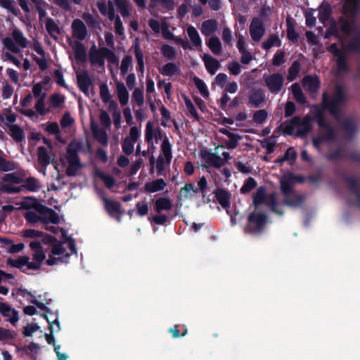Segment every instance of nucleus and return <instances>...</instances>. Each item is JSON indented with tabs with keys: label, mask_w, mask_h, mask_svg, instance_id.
<instances>
[{
	"label": "nucleus",
	"mask_w": 360,
	"mask_h": 360,
	"mask_svg": "<svg viewBox=\"0 0 360 360\" xmlns=\"http://www.w3.org/2000/svg\"><path fill=\"white\" fill-rule=\"evenodd\" d=\"M81 148V143L72 142L70 144L66 153L60 158V163L55 165L56 174L53 175V178L56 179L59 184H64L63 180L64 175L62 174L63 170L68 176L77 175L82 167L79 158L77 155L76 150H79Z\"/></svg>",
	"instance_id": "f257e3e1"
},
{
	"label": "nucleus",
	"mask_w": 360,
	"mask_h": 360,
	"mask_svg": "<svg viewBox=\"0 0 360 360\" xmlns=\"http://www.w3.org/2000/svg\"><path fill=\"white\" fill-rule=\"evenodd\" d=\"M62 241H53L51 243L50 251L44 262L49 266L66 263L70 257L76 253V248L73 240L68 237L66 232L61 229Z\"/></svg>",
	"instance_id": "f03ea898"
},
{
	"label": "nucleus",
	"mask_w": 360,
	"mask_h": 360,
	"mask_svg": "<svg viewBox=\"0 0 360 360\" xmlns=\"http://www.w3.org/2000/svg\"><path fill=\"white\" fill-rule=\"evenodd\" d=\"M30 248L32 250V259L30 262L28 256H22L17 259L9 258L7 259V265L16 268L27 267V269L37 270L40 268L41 263L46 259V252L42 247L41 243L34 240L30 243Z\"/></svg>",
	"instance_id": "7ed1b4c3"
},
{
	"label": "nucleus",
	"mask_w": 360,
	"mask_h": 360,
	"mask_svg": "<svg viewBox=\"0 0 360 360\" xmlns=\"http://www.w3.org/2000/svg\"><path fill=\"white\" fill-rule=\"evenodd\" d=\"M200 156L206 167H214L216 168L221 167L225 162L231 159L229 153L224 150L222 145L215 146L214 153L208 150H202L200 151Z\"/></svg>",
	"instance_id": "20e7f679"
},
{
	"label": "nucleus",
	"mask_w": 360,
	"mask_h": 360,
	"mask_svg": "<svg viewBox=\"0 0 360 360\" xmlns=\"http://www.w3.org/2000/svg\"><path fill=\"white\" fill-rule=\"evenodd\" d=\"M297 178L291 174H285L281 181V190L285 195V204L295 207L302 202V198L292 191L291 184L297 181Z\"/></svg>",
	"instance_id": "39448f33"
},
{
	"label": "nucleus",
	"mask_w": 360,
	"mask_h": 360,
	"mask_svg": "<svg viewBox=\"0 0 360 360\" xmlns=\"http://www.w3.org/2000/svg\"><path fill=\"white\" fill-rule=\"evenodd\" d=\"M311 128V119L307 116L303 119L294 117L285 126V131L289 134H296L302 136L310 131Z\"/></svg>",
	"instance_id": "423d86ee"
},
{
	"label": "nucleus",
	"mask_w": 360,
	"mask_h": 360,
	"mask_svg": "<svg viewBox=\"0 0 360 360\" xmlns=\"http://www.w3.org/2000/svg\"><path fill=\"white\" fill-rule=\"evenodd\" d=\"M172 158V146L167 139H165L161 145L160 154L156 164L157 170L160 174L169 166Z\"/></svg>",
	"instance_id": "0eeeda50"
},
{
	"label": "nucleus",
	"mask_w": 360,
	"mask_h": 360,
	"mask_svg": "<svg viewBox=\"0 0 360 360\" xmlns=\"http://www.w3.org/2000/svg\"><path fill=\"white\" fill-rule=\"evenodd\" d=\"M343 99V89L340 87H338L334 96L330 99H328L326 95L323 96V106L326 109L330 111L333 115L336 117L338 112L340 110Z\"/></svg>",
	"instance_id": "6e6552de"
},
{
	"label": "nucleus",
	"mask_w": 360,
	"mask_h": 360,
	"mask_svg": "<svg viewBox=\"0 0 360 360\" xmlns=\"http://www.w3.org/2000/svg\"><path fill=\"white\" fill-rule=\"evenodd\" d=\"M12 37L16 44L11 37H6L4 40V44L8 50L14 53H18L20 51L19 46L22 48L26 47L27 39L20 31L14 30Z\"/></svg>",
	"instance_id": "1a4fd4ad"
},
{
	"label": "nucleus",
	"mask_w": 360,
	"mask_h": 360,
	"mask_svg": "<svg viewBox=\"0 0 360 360\" xmlns=\"http://www.w3.org/2000/svg\"><path fill=\"white\" fill-rule=\"evenodd\" d=\"M314 112L315 113V116L316 117L317 122H318L319 125L320 126V127L321 128L322 131L328 134L327 136L317 137V138L314 139L313 143H314V146L319 147V146L320 145V143L322 141H323L324 140H326V139H329L332 137V129L326 123H325V121L323 118V112L322 109H321L319 107H315Z\"/></svg>",
	"instance_id": "9d476101"
},
{
	"label": "nucleus",
	"mask_w": 360,
	"mask_h": 360,
	"mask_svg": "<svg viewBox=\"0 0 360 360\" xmlns=\"http://www.w3.org/2000/svg\"><path fill=\"white\" fill-rule=\"evenodd\" d=\"M266 222L264 214L255 212L250 215L247 229L252 233H258L263 229Z\"/></svg>",
	"instance_id": "9b49d317"
},
{
	"label": "nucleus",
	"mask_w": 360,
	"mask_h": 360,
	"mask_svg": "<svg viewBox=\"0 0 360 360\" xmlns=\"http://www.w3.org/2000/svg\"><path fill=\"white\" fill-rule=\"evenodd\" d=\"M266 86L271 93H278L283 87V77L280 74H272L264 77Z\"/></svg>",
	"instance_id": "f8f14e48"
},
{
	"label": "nucleus",
	"mask_w": 360,
	"mask_h": 360,
	"mask_svg": "<svg viewBox=\"0 0 360 360\" xmlns=\"http://www.w3.org/2000/svg\"><path fill=\"white\" fill-rule=\"evenodd\" d=\"M0 313L13 326H15L18 323L19 321L18 312L10 305L0 302Z\"/></svg>",
	"instance_id": "ddd939ff"
},
{
	"label": "nucleus",
	"mask_w": 360,
	"mask_h": 360,
	"mask_svg": "<svg viewBox=\"0 0 360 360\" xmlns=\"http://www.w3.org/2000/svg\"><path fill=\"white\" fill-rule=\"evenodd\" d=\"M329 51L337 56V64L339 72L346 70L347 65L345 60V49L343 46L340 49L335 44H333L329 47Z\"/></svg>",
	"instance_id": "4468645a"
},
{
	"label": "nucleus",
	"mask_w": 360,
	"mask_h": 360,
	"mask_svg": "<svg viewBox=\"0 0 360 360\" xmlns=\"http://www.w3.org/2000/svg\"><path fill=\"white\" fill-rule=\"evenodd\" d=\"M250 33L252 40L258 41L264 34V28L262 21L258 18H254L250 25Z\"/></svg>",
	"instance_id": "2eb2a0df"
},
{
	"label": "nucleus",
	"mask_w": 360,
	"mask_h": 360,
	"mask_svg": "<svg viewBox=\"0 0 360 360\" xmlns=\"http://www.w3.org/2000/svg\"><path fill=\"white\" fill-rule=\"evenodd\" d=\"M97 6L103 15L108 17L111 21L115 20V13L112 1H99L97 3Z\"/></svg>",
	"instance_id": "dca6fc26"
},
{
	"label": "nucleus",
	"mask_w": 360,
	"mask_h": 360,
	"mask_svg": "<svg viewBox=\"0 0 360 360\" xmlns=\"http://www.w3.org/2000/svg\"><path fill=\"white\" fill-rule=\"evenodd\" d=\"M40 221L44 225L49 224H58L60 221V217L52 210L45 208L41 210L40 212Z\"/></svg>",
	"instance_id": "f3484780"
},
{
	"label": "nucleus",
	"mask_w": 360,
	"mask_h": 360,
	"mask_svg": "<svg viewBox=\"0 0 360 360\" xmlns=\"http://www.w3.org/2000/svg\"><path fill=\"white\" fill-rule=\"evenodd\" d=\"M20 295L26 299L28 302L36 304L39 308L43 309L45 307V303L41 295H36V292H32L25 289L20 290Z\"/></svg>",
	"instance_id": "a211bd4d"
},
{
	"label": "nucleus",
	"mask_w": 360,
	"mask_h": 360,
	"mask_svg": "<svg viewBox=\"0 0 360 360\" xmlns=\"http://www.w3.org/2000/svg\"><path fill=\"white\" fill-rule=\"evenodd\" d=\"M22 236L27 238H41L42 243L44 245L50 244L54 240V237L49 235H44L42 232L34 229H26L22 232Z\"/></svg>",
	"instance_id": "6ab92c4d"
},
{
	"label": "nucleus",
	"mask_w": 360,
	"mask_h": 360,
	"mask_svg": "<svg viewBox=\"0 0 360 360\" xmlns=\"http://www.w3.org/2000/svg\"><path fill=\"white\" fill-rule=\"evenodd\" d=\"M73 36L78 39H84L86 35V29L84 22L80 20H75L72 24Z\"/></svg>",
	"instance_id": "aec40b11"
},
{
	"label": "nucleus",
	"mask_w": 360,
	"mask_h": 360,
	"mask_svg": "<svg viewBox=\"0 0 360 360\" xmlns=\"http://www.w3.org/2000/svg\"><path fill=\"white\" fill-rule=\"evenodd\" d=\"M166 183L162 179L148 181L144 185V190L147 193H155L165 189Z\"/></svg>",
	"instance_id": "412c9836"
},
{
	"label": "nucleus",
	"mask_w": 360,
	"mask_h": 360,
	"mask_svg": "<svg viewBox=\"0 0 360 360\" xmlns=\"http://www.w3.org/2000/svg\"><path fill=\"white\" fill-rule=\"evenodd\" d=\"M91 131L96 139L104 146L108 145V136L104 129L101 128L96 122H91Z\"/></svg>",
	"instance_id": "4be33fe9"
},
{
	"label": "nucleus",
	"mask_w": 360,
	"mask_h": 360,
	"mask_svg": "<svg viewBox=\"0 0 360 360\" xmlns=\"http://www.w3.org/2000/svg\"><path fill=\"white\" fill-rule=\"evenodd\" d=\"M145 137L149 145H153V140L155 141V143H158V139H160L159 131L153 129V124L150 122H148L146 124Z\"/></svg>",
	"instance_id": "5701e85b"
},
{
	"label": "nucleus",
	"mask_w": 360,
	"mask_h": 360,
	"mask_svg": "<svg viewBox=\"0 0 360 360\" xmlns=\"http://www.w3.org/2000/svg\"><path fill=\"white\" fill-rule=\"evenodd\" d=\"M202 60L207 72L211 75H214L220 66L219 61L207 54L203 56Z\"/></svg>",
	"instance_id": "b1692460"
},
{
	"label": "nucleus",
	"mask_w": 360,
	"mask_h": 360,
	"mask_svg": "<svg viewBox=\"0 0 360 360\" xmlns=\"http://www.w3.org/2000/svg\"><path fill=\"white\" fill-rule=\"evenodd\" d=\"M303 86L309 92L316 91L319 87V82L315 76H307L303 79Z\"/></svg>",
	"instance_id": "393cba45"
},
{
	"label": "nucleus",
	"mask_w": 360,
	"mask_h": 360,
	"mask_svg": "<svg viewBox=\"0 0 360 360\" xmlns=\"http://www.w3.org/2000/svg\"><path fill=\"white\" fill-rule=\"evenodd\" d=\"M116 89L119 101L122 105H126L129 102V93L124 84L117 82Z\"/></svg>",
	"instance_id": "a878e982"
},
{
	"label": "nucleus",
	"mask_w": 360,
	"mask_h": 360,
	"mask_svg": "<svg viewBox=\"0 0 360 360\" xmlns=\"http://www.w3.org/2000/svg\"><path fill=\"white\" fill-rule=\"evenodd\" d=\"M38 161L43 167L42 169H39V171L44 175H46V169L44 167L49 164V157L44 147H39L38 149Z\"/></svg>",
	"instance_id": "bb28decb"
},
{
	"label": "nucleus",
	"mask_w": 360,
	"mask_h": 360,
	"mask_svg": "<svg viewBox=\"0 0 360 360\" xmlns=\"http://www.w3.org/2000/svg\"><path fill=\"white\" fill-rule=\"evenodd\" d=\"M160 72L165 76H174L180 71L179 66L173 63H168L159 68Z\"/></svg>",
	"instance_id": "cd10ccee"
},
{
	"label": "nucleus",
	"mask_w": 360,
	"mask_h": 360,
	"mask_svg": "<svg viewBox=\"0 0 360 360\" xmlns=\"http://www.w3.org/2000/svg\"><path fill=\"white\" fill-rule=\"evenodd\" d=\"M188 36L192 44L195 47H200L202 45V40L198 30L190 25L186 29Z\"/></svg>",
	"instance_id": "c85d7f7f"
},
{
	"label": "nucleus",
	"mask_w": 360,
	"mask_h": 360,
	"mask_svg": "<svg viewBox=\"0 0 360 360\" xmlns=\"http://www.w3.org/2000/svg\"><path fill=\"white\" fill-rule=\"evenodd\" d=\"M215 196L218 202L222 206V207L225 209L229 207L230 196L228 192L221 189H219L215 192Z\"/></svg>",
	"instance_id": "c756f323"
},
{
	"label": "nucleus",
	"mask_w": 360,
	"mask_h": 360,
	"mask_svg": "<svg viewBox=\"0 0 360 360\" xmlns=\"http://www.w3.org/2000/svg\"><path fill=\"white\" fill-rule=\"evenodd\" d=\"M48 322L49 323V328L51 330L50 334H46L45 338L49 344H53L54 346L55 344V338L53 336L52 333L54 332H58L60 330V325L57 319H54L52 322L47 319Z\"/></svg>",
	"instance_id": "7c9ffc66"
},
{
	"label": "nucleus",
	"mask_w": 360,
	"mask_h": 360,
	"mask_svg": "<svg viewBox=\"0 0 360 360\" xmlns=\"http://www.w3.org/2000/svg\"><path fill=\"white\" fill-rule=\"evenodd\" d=\"M264 101V92L262 89L254 90L250 95V102L255 106H259Z\"/></svg>",
	"instance_id": "2f4dec72"
},
{
	"label": "nucleus",
	"mask_w": 360,
	"mask_h": 360,
	"mask_svg": "<svg viewBox=\"0 0 360 360\" xmlns=\"http://www.w3.org/2000/svg\"><path fill=\"white\" fill-rule=\"evenodd\" d=\"M77 83L80 89L86 94L89 91L90 80L85 72H80L77 74Z\"/></svg>",
	"instance_id": "473e14b6"
},
{
	"label": "nucleus",
	"mask_w": 360,
	"mask_h": 360,
	"mask_svg": "<svg viewBox=\"0 0 360 360\" xmlns=\"http://www.w3.org/2000/svg\"><path fill=\"white\" fill-rule=\"evenodd\" d=\"M115 4L123 17L129 15L131 4L129 0H115Z\"/></svg>",
	"instance_id": "72a5a7b5"
},
{
	"label": "nucleus",
	"mask_w": 360,
	"mask_h": 360,
	"mask_svg": "<svg viewBox=\"0 0 360 360\" xmlns=\"http://www.w3.org/2000/svg\"><path fill=\"white\" fill-rule=\"evenodd\" d=\"M197 192L192 184H186L180 190V197L184 200L191 199Z\"/></svg>",
	"instance_id": "f704fd0d"
},
{
	"label": "nucleus",
	"mask_w": 360,
	"mask_h": 360,
	"mask_svg": "<svg viewBox=\"0 0 360 360\" xmlns=\"http://www.w3.org/2000/svg\"><path fill=\"white\" fill-rule=\"evenodd\" d=\"M160 51L162 55L169 60H173L176 58L177 56V51L176 49L168 44L162 45Z\"/></svg>",
	"instance_id": "c9c22d12"
},
{
	"label": "nucleus",
	"mask_w": 360,
	"mask_h": 360,
	"mask_svg": "<svg viewBox=\"0 0 360 360\" xmlns=\"http://www.w3.org/2000/svg\"><path fill=\"white\" fill-rule=\"evenodd\" d=\"M172 205V202L166 198H160L155 201V210L158 212L170 210Z\"/></svg>",
	"instance_id": "e433bc0d"
},
{
	"label": "nucleus",
	"mask_w": 360,
	"mask_h": 360,
	"mask_svg": "<svg viewBox=\"0 0 360 360\" xmlns=\"http://www.w3.org/2000/svg\"><path fill=\"white\" fill-rule=\"evenodd\" d=\"M10 135L17 141H20L24 139V133L22 129L15 124L9 126Z\"/></svg>",
	"instance_id": "4c0bfd02"
},
{
	"label": "nucleus",
	"mask_w": 360,
	"mask_h": 360,
	"mask_svg": "<svg viewBox=\"0 0 360 360\" xmlns=\"http://www.w3.org/2000/svg\"><path fill=\"white\" fill-rule=\"evenodd\" d=\"M266 200V194L265 190L264 188L260 187L257 190L256 193L254 195L253 202L255 207H257L260 205L265 203Z\"/></svg>",
	"instance_id": "58836bf2"
},
{
	"label": "nucleus",
	"mask_w": 360,
	"mask_h": 360,
	"mask_svg": "<svg viewBox=\"0 0 360 360\" xmlns=\"http://www.w3.org/2000/svg\"><path fill=\"white\" fill-rule=\"evenodd\" d=\"M46 28L48 32L54 38L56 39L59 34V28L57 24L50 18L46 20Z\"/></svg>",
	"instance_id": "ea45409f"
},
{
	"label": "nucleus",
	"mask_w": 360,
	"mask_h": 360,
	"mask_svg": "<svg viewBox=\"0 0 360 360\" xmlns=\"http://www.w3.org/2000/svg\"><path fill=\"white\" fill-rule=\"evenodd\" d=\"M65 97L60 94H54L50 97V104L53 108H60L65 103Z\"/></svg>",
	"instance_id": "a19ab883"
},
{
	"label": "nucleus",
	"mask_w": 360,
	"mask_h": 360,
	"mask_svg": "<svg viewBox=\"0 0 360 360\" xmlns=\"http://www.w3.org/2000/svg\"><path fill=\"white\" fill-rule=\"evenodd\" d=\"M207 44L214 54H219L221 52V44L218 38L211 37Z\"/></svg>",
	"instance_id": "79ce46f5"
},
{
	"label": "nucleus",
	"mask_w": 360,
	"mask_h": 360,
	"mask_svg": "<svg viewBox=\"0 0 360 360\" xmlns=\"http://www.w3.org/2000/svg\"><path fill=\"white\" fill-rule=\"evenodd\" d=\"M45 98H46V94H43L41 95V98H39L38 99L37 102L35 104V109H36L37 112L41 115H46L50 112V109L46 108L45 107V103H44Z\"/></svg>",
	"instance_id": "37998d69"
},
{
	"label": "nucleus",
	"mask_w": 360,
	"mask_h": 360,
	"mask_svg": "<svg viewBox=\"0 0 360 360\" xmlns=\"http://www.w3.org/2000/svg\"><path fill=\"white\" fill-rule=\"evenodd\" d=\"M193 81L200 94L203 97L207 98L209 96V90L205 83L198 77H194Z\"/></svg>",
	"instance_id": "c03bdc74"
},
{
	"label": "nucleus",
	"mask_w": 360,
	"mask_h": 360,
	"mask_svg": "<svg viewBox=\"0 0 360 360\" xmlns=\"http://www.w3.org/2000/svg\"><path fill=\"white\" fill-rule=\"evenodd\" d=\"M319 20L322 22H324L325 21H326L328 19V18L330 16V6L328 4H325V3L322 4L321 5V6L319 7Z\"/></svg>",
	"instance_id": "a18cd8bd"
},
{
	"label": "nucleus",
	"mask_w": 360,
	"mask_h": 360,
	"mask_svg": "<svg viewBox=\"0 0 360 360\" xmlns=\"http://www.w3.org/2000/svg\"><path fill=\"white\" fill-rule=\"evenodd\" d=\"M339 26L342 34L350 35L352 34L353 27L347 20L342 18L339 22Z\"/></svg>",
	"instance_id": "49530a36"
},
{
	"label": "nucleus",
	"mask_w": 360,
	"mask_h": 360,
	"mask_svg": "<svg viewBox=\"0 0 360 360\" xmlns=\"http://www.w3.org/2000/svg\"><path fill=\"white\" fill-rule=\"evenodd\" d=\"M216 29V22L213 20H207L202 23L201 32L205 35H209L214 32Z\"/></svg>",
	"instance_id": "de8ad7c7"
},
{
	"label": "nucleus",
	"mask_w": 360,
	"mask_h": 360,
	"mask_svg": "<svg viewBox=\"0 0 360 360\" xmlns=\"http://www.w3.org/2000/svg\"><path fill=\"white\" fill-rule=\"evenodd\" d=\"M291 89L295 98L300 103H304L305 98L301 90L300 86L297 84H294L292 85Z\"/></svg>",
	"instance_id": "09e8293b"
},
{
	"label": "nucleus",
	"mask_w": 360,
	"mask_h": 360,
	"mask_svg": "<svg viewBox=\"0 0 360 360\" xmlns=\"http://www.w3.org/2000/svg\"><path fill=\"white\" fill-rule=\"evenodd\" d=\"M15 165L14 162L6 160L0 156V172H9L14 170Z\"/></svg>",
	"instance_id": "8fccbe9b"
},
{
	"label": "nucleus",
	"mask_w": 360,
	"mask_h": 360,
	"mask_svg": "<svg viewBox=\"0 0 360 360\" xmlns=\"http://www.w3.org/2000/svg\"><path fill=\"white\" fill-rule=\"evenodd\" d=\"M296 158V153L292 148H288L285 152L284 158L277 160L278 162H283V161H288L292 165Z\"/></svg>",
	"instance_id": "3c124183"
},
{
	"label": "nucleus",
	"mask_w": 360,
	"mask_h": 360,
	"mask_svg": "<svg viewBox=\"0 0 360 360\" xmlns=\"http://www.w3.org/2000/svg\"><path fill=\"white\" fill-rule=\"evenodd\" d=\"M15 333L14 331L0 328V341H9L13 339L15 337Z\"/></svg>",
	"instance_id": "603ef678"
},
{
	"label": "nucleus",
	"mask_w": 360,
	"mask_h": 360,
	"mask_svg": "<svg viewBox=\"0 0 360 360\" xmlns=\"http://www.w3.org/2000/svg\"><path fill=\"white\" fill-rule=\"evenodd\" d=\"M40 212L38 210H30L26 212L25 218L29 223L34 224L40 221Z\"/></svg>",
	"instance_id": "864d4df0"
},
{
	"label": "nucleus",
	"mask_w": 360,
	"mask_h": 360,
	"mask_svg": "<svg viewBox=\"0 0 360 360\" xmlns=\"http://www.w3.org/2000/svg\"><path fill=\"white\" fill-rule=\"evenodd\" d=\"M357 6V0H345L344 12L346 15L353 13Z\"/></svg>",
	"instance_id": "5fc2aeb1"
},
{
	"label": "nucleus",
	"mask_w": 360,
	"mask_h": 360,
	"mask_svg": "<svg viewBox=\"0 0 360 360\" xmlns=\"http://www.w3.org/2000/svg\"><path fill=\"white\" fill-rule=\"evenodd\" d=\"M25 188L31 191H37L40 188L39 181L34 178H28L23 185Z\"/></svg>",
	"instance_id": "6e6d98bb"
},
{
	"label": "nucleus",
	"mask_w": 360,
	"mask_h": 360,
	"mask_svg": "<svg viewBox=\"0 0 360 360\" xmlns=\"http://www.w3.org/2000/svg\"><path fill=\"white\" fill-rule=\"evenodd\" d=\"M100 96L104 103H108L111 99V95L110 94L108 85L106 84H102L100 86Z\"/></svg>",
	"instance_id": "4d7b16f0"
},
{
	"label": "nucleus",
	"mask_w": 360,
	"mask_h": 360,
	"mask_svg": "<svg viewBox=\"0 0 360 360\" xmlns=\"http://www.w3.org/2000/svg\"><path fill=\"white\" fill-rule=\"evenodd\" d=\"M135 142L125 138L122 143V150L127 155H131L134 150Z\"/></svg>",
	"instance_id": "13d9d810"
},
{
	"label": "nucleus",
	"mask_w": 360,
	"mask_h": 360,
	"mask_svg": "<svg viewBox=\"0 0 360 360\" xmlns=\"http://www.w3.org/2000/svg\"><path fill=\"white\" fill-rule=\"evenodd\" d=\"M185 105L188 115H189L191 118L194 120H198V114L192 102L188 98H186Z\"/></svg>",
	"instance_id": "bf43d9fd"
},
{
	"label": "nucleus",
	"mask_w": 360,
	"mask_h": 360,
	"mask_svg": "<svg viewBox=\"0 0 360 360\" xmlns=\"http://www.w3.org/2000/svg\"><path fill=\"white\" fill-rule=\"evenodd\" d=\"M267 118V112L264 110H260L255 112L253 116V121L258 124H263Z\"/></svg>",
	"instance_id": "052dcab7"
},
{
	"label": "nucleus",
	"mask_w": 360,
	"mask_h": 360,
	"mask_svg": "<svg viewBox=\"0 0 360 360\" xmlns=\"http://www.w3.org/2000/svg\"><path fill=\"white\" fill-rule=\"evenodd\" d=\"M229 140H224L221 142V144L224 146V144L228 148H235L237 146L238 143V137L234 134H229Z\"/></svg>",
	"instance_id": "680f3d73"
},
{
	"label": "nucleus",
	"mask_w": 360,
	"mask_h": 360,
	"mask_svg": "<svg viewBox=\"0 0 360 360\" xmlns=\"http://www.w3.org/2000/svg\"><path fill=\"white\" fill-rule=\"evenodd\" d=\"M136 209L139 216L143 217L148 214L149 207L146 198L136 204Z\"/></svg>",
	"instance_id": "e2e57ef3"
},
{
	"label": "nucleus",
	"mask_w": 360,
	"mask_h": 360,
	"mask_svg": "<svg viewBox=\"0 0 360 360\" xmlns=\"http://www.w3.org/2000/svg\"><path fill=\"white\" fill-rule=\"evenodd\" d=\"M300 70V66L298 62L295 61L292 63L289 70L288 79L290 81L294 80L298 75Z\"/></svg>",
	"instance_id": "0e129e2a"
},
{
	"label": "nucleus",
	"mask_w": 360,
	"mask_h": 360,
	"mask_svg": "<svg viewBox=\"0 0 360 360\" xmlns=\"http://www.w3.org/2000/svg\"><path fill=\"white\" fill-rule=\"evenodd\" d=\"M105 207L110 214L116 213L119 211L120 205L115 202L105 199Z\"/></svg>",
	"instance_id": "69168bd1"
},
{
	"label": "nucleus",
	"mask_w": 360,
	"mask_h": 360,
	"mask_svg": "<svg viewBox=\"0 0 360 360\" xmlns=\"http://www.w3.org/2000/svg\"><path fill=\"white\" fill-rule=\"evenodd\" d=\"M39 328L40 327L37 323H29L25 327L23 333L25 336H32Z\"/></svg>",
	"instance_id": "338daca9"
},
{
	"label": "nucleus",
	"mask_w": 360,
	"mask_h": 360,
	"mask_svg": "<svg viewBox=\"0 0 360 360\" xmlns=\"http://www.w3.org/2000/svg\"><path fill=\"white\" fill-rule=\"evenodd\" d=\"M255 186L256 181L252 178H249L241 187L240 191L243 193H245L253 189Z\"/></svg>",
	"instance_id": "774afa93"
}]
</instances>
